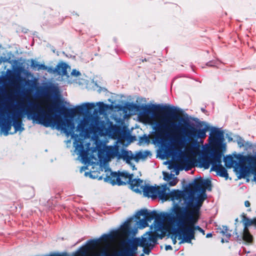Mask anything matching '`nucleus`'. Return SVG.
Returning a JSON list of instances; mask_svg holds the SVG:
<instances>
[{"label":"nucleus","instance_id":"nucleus-1","mask_svg":"<svg viewBox=\"0 0 256 256\" xmlns=\"http://www.w3.org/2000/svg\"><path fill=\"white\" fill-rule=\"evenodd\" d=\"M210 182L208 180H198L196 187L202 188L200 195L192 200L185 212L178 214L182 224L180 230L174 234L171 233V238L174 244L176 242V239L180 241V244L190 242L194 237L196 230L202 231L200 228L195 227L194 224L198 219L199 209L206 198L204 189L210 186Z\"/></svg>","mask_w":256,"mask_h":256},{"label":"nucleus","instance_id":"nucleus-2","mask_svg":"<svg viewBox=\"0 0 256 256\" xmlns=\"http://www.w3.org/2000/svg\"><path fill=\"white\" fill-rule=\"evenodd\" d=\"M138 118L142 123L152 126L156 130H170L173 123L172 118L170 116L162 112L150 115L144 112L140 113Z\"/></svg>","mask_w":256,"mask_h":256},{"label":"nucleus","instance_id":"nucleus-3","mask_svg":"<svg viewBox=\"0 0 256 256\" xmlns=\"http://www.w3.org/2000/svg\"><path fill=\"white\" fill-rule=\"evenodd\" d=\"M151 229L154 230V232H147L144 235L140 241V244L143 247H148L154 243L156 237L160 235L159 232L162 234V237L167 232H170V225L168 223L161 221H156L152 226Z\"/></svg>","mask_w":256,"mask_h":256},{"label":"nucleus","instance_id":"nucleus-4","mask_svg":"<svg viewBox=\"0 0 256 256\" xmlns=\"http://www.w3.org/2000/svg\"><path fill=\"white\" fill-rule=\"evenodd\" d=\"M182 196V193L179 190L170 191L166 185L158 186L156 188V197L159 198L162 201L169 200L174 202L179 200Z\"/></svg>","mask_w":256,"mask_h":256},{"label":"nucleus","instance_id":"nucleus-5","mask_svg":"<svg viewBox=\"0 0 256 256\" xmlns=\"http://www.w3.org/2000/svg\"><path fill=\"white\" fill-rule=\"evenodd\" d=\"M101 168L100 170L102 172H104L102 176H98V172H85L86 176H89L92 178H98L99 180L104 179L106 182H109L112 184H118V174L116 172H112L110 170L106 168Z\"/></svg>","mask_w":256,"mask_h":256},{"label":"nucleus","instance_id":"nucleus-6","mask_svg":"<svg viewBox=\"0 0 256 256\" xmlns=\"http://www.w3.org/2000/svg\"><path fill=\"white\" fill-rule=\"evenodd\" d=\"M90 150L86 152H81L80 148L78 146H76V152L78 154H79L82 157V162L85 164H98V160L94 156V153H96V156H98V158H100V155L98 153L96 152V151H94L93 152L92 156H88L89 154Z\"/></svg>","mask_w":256,"mask_h":256},{"label":"nucleus","instance_id":"nucleus-7","mask_svg":"<svg viewBox=\"0 0 256 256\" xmlns=\"http://www.w3.org/2000/svg\"><path fill=\"white\" fill-rule=\"evenodd\" d=\"M146 182L140 179H134L130 182V188L134 192L142 194L146 186Z\"/></svg>","mask_w":256,"mask_h":256},{"label":"nucleus","instance_id":"nucleus-8","mask_svg":"<svg viewBox=\"0 0 256 256\" xmlns=\"http://www.w3.org/2000/svg\"><path fill=\"white\" fill-rule=\"evenodd\" d=\"M156 188L157 186H150L146 182V186L144 188L142 194L144 196H146L156 198Z\"/></svg>","mask_w":256,"mask_h":256},{"label":"nucleus","instance_id":"nucleus-9","mask_svg":"<svg viewBox=\"0 0 256 256\" xmlns=\"http://www.w3.org/2000/svg\"><path fill=\"white\" fill-rule=\"evenodd\" d=\"M140 216V222H138V228H146L148 226V222H150V216L148 214H143V212H140L138 214Z\"/></svg>","mask_w":256,"mask_h":256},{"label":"nucleus","instance_id":"nucleus-10","mask_svg":"<svg viewBox=\"0 0 256 256\" xmlns=\"http://www.w3.org/2000/svg\"><path fill=\"white\" fill-rule=\"evenodd\" d=\"M132 174H130L126 172L118 174V185L125 184L132 181Z\"/></svg>","mask_w":256,"mask_h":256},{"label":"nucleus","instance_id":"nucleus-11","mask_svg":"<svg viewBox=\"0 0 256 256\" xmlns=\"http://www.w3.org/2000/svg\"><path fill=\"white\" fill-rule=\"evenodd\" d=\"M210 130V126L205 122L201 124V128L196 132L198 138H204L206 136V132Z\"/></svg>","mask_w":256,"mask_h":256},{"label":"nucleus","instance_id":"nucleus-12","mask_svg":"<svg viewBox=\"0 0 256 256\" xmlns=\"http://www.w3.org/2000/svg\"><path fill=\"white\" fill-rule=\"evenodd\" d=\"M163 174L164 180L168 182L170 186H174L178 183V180L174 175H170L166 172H164Z\"/></svg>","mask_w":256,"mask_h":256},{"label":"nucleus","instance_id":"nucleus-13","mask_svg":"<svg viewBox=\"0 0 256 256\" xmlns=\"http://www.w3.org/2000/svg\"><path fill=\"white\" fill-rule=\"evenodd\" d=\"M128 227L129 226L128 223L124 224V225L118 231L117 236L121 239L125 238L128 235Z\"/></svg>","mask_w":256,"mask_h":256},{"label":"nucleus","instance_id":"nucleus-14","mask_svg":"<svg viewBox=\"0 0 256 256\" xmlns=\"http://www.w3.org/2000/svg\"><path fill=\"white\" fill-rule=\"evenodd\" d=\"M246 162L254 169L256 170V154L248 156L246 158Z\"/></svg>","mask_w":256,"mask_h":256},{"label":"nucleus","instance_id":"nucleus-15","mask_svg":"<svg viewBox=\"0 0 256 256\" xmlns=\"http://www.w3.org/2000/svg\"><path fill=\"white\" fill-rule=\"evenodd\" d=\"M242 238L246 242H250L252 241V236L249 232L248 228H244Z\"/></svg>","mask_w":256,"mask_h":256},{"label":"nucleus","instance_id":"nucleus-16","mask_svg":"<svg viewBox=\"0 0 256 256\" xmlns=\"http://www.w3.org/2000/svg\"><path fill=\"white\" fill-rule=\"evenodd\" d=\"M242 222L244 226V228H248V226L252 224L256 225V219L250 220L246 218H244Z\"/></svg>","mask_w":256,"mask_h":256},{"label":"nucleus","instance_id":"nucleus-17","mask_svg":"<svg viewBox=\"0 0 256 256\" xmlns=\"http://www.w3.org/2000/svg\"><path fill=\"white\" fill-rule=\"evenodd\" d=\"M68 68V66L64 63L60 64L57 67V70L59 73H62L63 74H66V69Z\"/></svg>","mask_w":256,"mask_h":256},{"label":"nucleus","instance_id":"nucleus-18","mask_svg":"<svg viewBox=\"0 0 256 256\" xmlns=\"http://www.w3.org/2000/svg\"><path fill=\"white\" fill-rule=\"evenodd\" d=\"M226 166L228 168H232L234 164L233 158L232 156H228L224 160Z\"/></svg>","mask_w":256,"mask_h":256},{"label":"nucleus","instance_id":"nucleus-19","mask_svg":"<svg viewBox=\"0 0 256 256\" xmlns=\"http://www.w3.org/2000/svg\"><path fill=\"white\" fill-rule=\"evenodd\" d=\"M44 126H54L55 124L53 122H52V120H50V121H44L42 122Z\"/></svg>","mask_w":256,"mask_h":256},{"label":"nucleus","instance_id":"nucleus-20","mask_svg":"<svg viewBox=\"0 0 256 256\" xmlns=\"http://www.w3.org/2000/svg\"><path fill=\"white\" fill-rule=\"evenodd\" d=\"M210 144H212V146L213 147V148L216 149V150H218L219 152H220V150L218 149V146L214 144L215 140H214V138H210Z\"/></svg>","mask_w":256,"mask_h":256},{"label":"nucleus","instance_id":"nucleus-21","mask_svg":"<svg viewBox=\"0 0 256 256\" xmlns=\"http://www.w3.org/2000/svg\"><path fill=\"white\" fill-rule=\"evenodd\" d=\"M72 76H78L80 74V73L78 71H77L75 70H73L71 74Z\"/></svg>","mask_w":256,"mask_h":256},{"label":"nucleus","instance_id":"nucleus-22","mask_svg":"<svg viewBox=\"0 0 256 256\" xmlns=\"http://www.w3.org/2000/svg\"><path fill=\"white\" fill-rule=\"evenodd\" d=\"M101 246H100L98 248H96V250H94V252L96 253L95 254H96V256H99V253H100V250H101Z\"/></svg>","mask_w":256,"mask_h":256},{"label":"nucleus","instance_id":"nucleus-23","mask_svg":"<svg viewBox=\"0 0 256 256\" xmlns=\"http://www.w3.org/2000/svg\"><path fill=\"white\" fill-rule=\"evenodd\" d=\"M244 205L246 207H249L250 204L248 201L246 200L244 202Z\"/></svg>","mask_w":256,"mask_h":256},{"label":"nucleus","instance_id":"nucleus-24","mask_svg":"<svg viewBox=\"0 0 256 256\" xmlns=\"http://www.w3.org/2000/svg\"><path fill=\"white\" fill-rule=\"evenodd\" d=\"M166 250H171L172 249V247L170 246H166Z\"/></svg>","mask_w":256,"mask_h":256},{"label":"nucleus","instance_id":"nucleus-25","mask_svg":"<svg viewBox=\"0 0 256 256\" xmlns=\"http://www.w3.org/2000/svg\"><path fill=\"white\" fill-rule=\"evenodd\" d=\"M212 236V234L210 233L208 234H206V238H210Z\"/></svg>","mask_w":256,"mask_h":256},{"label":"nucleus","instance_id":"nucleus-26","mask_svg":"<svg viewBox=\"0 0 256 256\" xmlns=\"http://www.w3.org/2000/svg\"><path fill=\"white\" fill-rule=\"evenodd\" d=\"M238 144L240 147H242V146H244L243 143L241 142H238Z\"/></svg>","mask_w":256,"mask_h":256},{"label":"nucleus","instance_id":"nucleus-27","mask_svg":"<svg viewBox=\"0 0 256 256\" xmlns=\"http://www.w3.org/2000/svg\"><path fill=\"white\" fill-rule=\"evenodd\" d=\"M86 169V168H82L80 170V172H82L83 170H84Z\"/></svg>","mask_w":256,"mask_h":256},{"label":"nucleus","instance_id":"nucleus-28","mask_svg":"<svg viewBox=\"0 0 256 256\" xmlns=\"http://www.w3.org/2000/svg\"><path fill=\"white\" fill-rule=\"evenodd\" d=\"M226 235L227 237H228V238L230 236V233L226 234Z\"/></svg>","mask_w":256,"mask_h":256},{"label":"nucleus","instance_id":"nucleus-29","mask_svg":"<svg viewBox=\"0 0 256 256\" xmlns=\"http://www.w3.org/2000/svg\"><path fill=\"white\" fill-rule=\"evenodd\" d=\"M222 242H224V239H223V238L222 240Z\"/></svg>","mask_w":256,"mask_h":256},{"label":"nucleus","instance_id":"nucleus-30","mask_svg":"<svg viewBox=\"0 0 256 256\" xmlns=\"http://www.w3.org/2000/svg\"><path fill=\"white\" fill-rule=\"evenodd\" d=\"M127 162H128V163H129V164H131V163H130V162H128V161H127Z\"/></svg>","mask_w":256,"mask_h":256},{"label":"nucleus","instance_id":"nucleus-31","mask_svg":"<svg viewBox=\"0 0 256 256\" xmlns=\"http://www.w3.org/2000/svg\"><path fill=\"white\" fill-rule=\"evenodd\" d=\"M57 128L60 129V127L58 126Z\"/></svg>","mask_w":256,"mask_h":256},{"label":"nucleus","instance_id":"nucleus-32","mask_svg":"<svg viewBox=\"0 0 256 256\" xmlns=\"http://www.w3.org/2000/svg\"><path fill=\"white\" fill-rule=\"evenodd\" d=\"M176 174H178V172H176Z\"/></svg>","mask_w":256,"mask_h":256},{"label":"nucleus","instance_id":"nucleus-33","mask_svg":"<svg viewBox=\"0 0 256 256\" xmlns=\"http://www.w3.org/2000/svg\"><path fill=\"white\" fill-rule=\"evenodd\" d=\"M171 168H172L170 166H169V169H171Z\"/></svg>","mask_w":256,"mask_h":256},{"label":"nucleus","instance_id":"nucleus-34","mask_svg":"<svg viewBox=\"0 0 256 256\" xmlns=\"http://www.w3.org/2000/svg\"><path fill=\"white\" fill-rule=\"evenodd\" d=\"M206 168H208V166H206L205 167Z\"/></svg>","mask_w":256,"mask_h":256}]
</instances>
